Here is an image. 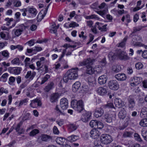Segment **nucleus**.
I'll return each mask as SVG.
<instances>
[{
  "instance_id": "obj_1",
  "label": "nucleus",
  "mask_w": 147,
  "mask_h": 147,
  "mask_svg": "<svg viewBox=\"0 0 147 147\" xmlns=\"http://www.w3.org/2000/svg\"><path fill=\"white\" fill-rule=\"evenodd\" d=\"M95 61V60L90 58L84 59L83 61L79 62L78 66H85L86 69V72L88 74H92L94 72V70L92 68V65Z\"/></svg>"
},
{
  "instance_id": "obj_2",
  "label": "nucleus",
  "mask_w": 147,
  "mask_h": 147,
  "mask_svg": "<svg viewBox=\"0 0 147 147\" xmlns=\"http://www.w3.org/2000/svg\"><path fill=\"white\" fill-rule=\"evenodd\" d=\"M71 105L72 108L78 112L80 113L84 110V103L83 101L79 100L78 101L73 100L71 102Z\"/></svg>"
},
{
  "instance_id": "obj_3",
  "label": "nucleus",
  "mask_w": 147,
  "mask_h": 147,
  "mask_svg": "<svg viewBox=\"0 0 147 147\" xmlns=\"http://www.w3.org/2000/svg\"><path fill=\"white\" fill-rule=\"evenodd\" d=\"M27 28V27L25 26L24 24H21L17 27V29H14L13 30L12 32L14 33L15 36L16 37H18L22 33L24 30H25Z\"/></svg>"
},
{
  "instance_id": "obj_4",
  "label": "nucleus",
  "mask_w": 147,
  "mask_h": 147,
  "mask_svg": "<svg viewBox=\"0 0 147 147\" xmlns=\"http://www.w3.org/2000/svg\"><path fill=\"white\" fill-rule=\"evenodd\" d=\"M101 142L103 144H107L110 143L113 141L111 136L107 134H103L100 137Z\"/></svg>"
},
{
  "instance_id": "obj_5",
  "label": "nucleus",
  "mask_w": 147,
  "mask_h": 147,
  "mask_svg": "<svg viewBox=\"0 0 147 147\" xmlns=\"http://www.w3.org/2000/svg\"><path fill=\"white\" fill-rule=\"evenodd\" d=\"M78 68L76 67L72 68L67 72L70 80H74L78 77Z\"/></svg>"
},
{
  "instance_id": "obj_6",
  "label": "nucleus",
  "mask_w": 147,
  "mask_h": 147,
  "mask_svg": "<svg viewBox=\"0 0 147 147\" xmlns=\"http://www.w3.org/2000/svg\"><path fill=\"white\" fill-rule=\"evenodd\" d=\"M109 88L113 90H117L119 88V85L118 82L115 80H110L108 83Z\"/></svg>"
},
{
  "instance_id": "obj_7",
  "label": "nucleus",
  "mask_w": 147,
  "mask_h": 147,
  "mask_svg": "<svg viewBox=\"0 0 147 147\" xmlns=\"http://www.w3.org/2000/svg\"><path fill=\"white\" fill-rule=\"evenodd\" d=\"M116 55L121 60H125L128 59V57L125 52L120 50L117 51Z\"/></svg>"
},
{
  "instance_id": "obj_8",
  "label": "nucleus",
  "mask_w": 147,
  "mask_h": 147,
  "mask_svg": "<svg viewBox=\"0 0 147 147\" xmlns=\"http://www.w3.org/2000/svg\"><path fill=\"white\" fill-rule=\"evenodd\" d=\"M127 101L129 108L132 109L135 106V101L134 97L132 96H129L127 98Z\"/></svg>"
},
{
  "instance_id": "obj_9",
  "label": "nucleus",
  "mask_w": 147,
  "mask_h": 147,
  "mask_svg": "<svg viewBox=\"0 0 147 147\" xmlns=\"http://www.w3.org/2000/svg\"><path fill=\"white\" fill-rule=\"evenodd\" d=\"M22 70V68L20 67H9L8 69L9 72L11 74L18 75L19 74Z\"/></svg>"
},
{
  "instance_id": "obj_10",
  "label": "nucleus",
  "mask_w": 147,
  "mask_h": 147,
  "mask_svg": "<svg viewBox=\"0 0 147 147\" xmlns=\"http://www.w3.org/2000/svg\"><path fill=\"white\" fill-rule=\"evenodd\" d=\"M31 102L30 105L31 107L33 108H36L38 106H41L42 105L41 101L37 98L31 100Z\"/></svg>"
},
{
  "instance_id": "obj_11",
  "label": "nucleus",
  "mask_w": 147,
  "mask_h": 147,
  "mask_svg": "<svg viewBox=\"0 0 147 147\" xmlns=\"http://www.w3.org/2000/svg\"><path fill=\"white\" fill-rule=\"evenodd\" d=\"M68 100L66 98H63L60 100V106L63 110H65L68 108Z\"/></svg>"
},
{
  "instance_id": "obj_12",
  "label": "nucleus",
  "mask_w": 147,
  "mask_h": 147,
  "mask_svg": "<svg viewBox=\"0 0 147 147\" xmlns=\"http://www.w3.org/2000/svg\"><path fill=\"white\" fill-rule=\"evenodd\" d=\"M84 112L82 120L83 122H86L89 119L90 117L91 116V113L89 111H86L85 110Z\"/></svg>"
},
{
  "instance_id": "obj_13",
  "label": "nucleus",
  "mask_w": 147,
  "mask_h": 147,
  "mask_svg": "<svg viewBox=\"0 0 147 147\" xmlns=\"http://www.w3.org/2000/svg\"><path fill=\"white\" fill-rule=\"evenodd\" d=\"M114 104L116 107L120 108L124 105L123 101L121 99L116 98L115 99Z\"/></svg>"
},
{
  "instance_id": "obj_14",
  "label": "nucleus",
  "mask_w": 147,
  "mask_h": 147,
  "mask_svg": "<svg viewBox=\"0 0 147 147\" xmlns=\"http://www.w3.org/2000/svg\"><path fill=\"white\" fill-rule=\"evenodd\" d=\"M91 134L90 136L93 138H98L100 134V132L96 129H94L92 130L90 132Z\"/></svg>"
},
{
  "instance_id": "obj_15",
  "label": "nucleus",
  "mask_w": 147,
  "mask_h": 147,
  "mask_svg": "<svg viewBox=\"0 0 147 147\" xmlns=\"http://www.w3.org/2000/svg\"><path fill=\"white\" fill-rule=\"evenodd\" d=\"M132 38L133 39L131 42V43L134 46H140V43L138 42V41H140L141 40V38L140 36H134V37H132Z\"/></svg>"
},
{
  "instance_id": "obj_16",
  "label": "nucleus",
  "mask_w": 147,
  "mask_h": 147,
  "mask_svg": "<svg viewBox=\"0 0 147 147\" xmlns=\"http://www.w3.org/2000/svg\"><path fill=\"white\" fill-rule=\"evenodd\" d=\"M104 113L103 109L100 108H97L95 110L94 116L96 118H98L102 116Z\"/></svg>"
},
{
  "instance_id": "obj_17",
  "label": "nucleus",
  "mask_w": 147,
  "mask_h": 147,
  "mask_svg": "<svg viewBox=\"0 0 147 147\" xmlns=\"http://www.w3.org/2000/svg\"><path fill=\"white\" fill-rule=\"evenodd\" d=\"M107 79V77L106 75H102L98 78V81L100 84H103L106 83Z\"/></svg>"
},
{
  "instance_id": "obj_18",
  "label": "nucleus",
  "mask_w": 147,
  "mask_h": 147,
  "mask_svg": "<svg viewBox=\"0 0 147 147\" xmlns=\"http://www.w3.org/2000/svg\"><path fill=\"white\" fill-rule=\"evenodd\" d=\"M36 73L34 71H28L27 72V74L25 76V78L26 79L29 78V80H32L35 76Z\"/></svg>"
},
{
  "instance_id": "obj_19",
  "label": "nucleus",
  "mask_w": 147,
  "mask_h": 147,
  "mask_svg": "<svg viewBox=\"0 0 147 147\" xmlns=\"http://www.w3.org/2000/svg\"><path fill=\"white\" fill-rule=\"evenodd\" d=\"M115 78L119 81H124L127 78L126 75L124 74H119L116 75Z\"/></svg>"
},
{
  "instance_id": "obj_20",
  "label": "nucleus",
  "mask_w": 147,
  "mask_h": 147,
  "mask_svg": "<svg viewBox=\"0 0 147 147\" xmlns=\"http://www.w3.org/2000/svg\"><path fill=\"white\" fill-rule=\"evenodd\" d=\"M126 111L124 108L121 109L118 113V117L120 119H124L126 117Z\"/></svg>"
},
{
  "instance_id": "obj_21",
  "label": "nucleus",
  "mask_w": 147,
  "mask_h": 147,
  "mask_svg": "<svg viewBox=\"0 0 147 147\" xmlns=\"http://www.w3.org/2000/svg\"><path fill=\"white\" fill-rule=\"evenodd\" d=\"M59 95L58 93H53L51 95L50 97V100L51 102H54L57 101L59 98Z\"/></svg>"
},
{
  "instance_id": "obj_22",
  "label": "nucleus",
  "mask_w": 147,
  "mask_h": 147,
  "mask_svg": "<svg viewBox=\"0 0 147 147\" xmlns=\"http://www.w3.org/2000/svg\"><path fill=\"white\" fill-rule=\"evenodd\" d=\"M104 119L108 123H111L112 121L113 115L110 114H106L104 115Z\"/></svg>"
},
{
  "instance_id": "obj_23",
  "label": "nucleus",
  "mask_w": 147,
  "mask_h": 147,
  "mask_svg": "<svg viewBox=\"0 0 147 147\" xmlns=\"http://www.w3.org/2000/svg\"><path fill=\"white\" fill-rule=\"evenodd\" d=\"M97 92L99 95L103 96L107 93V90L103 87H99L97 90Z\"/></svg>"
},
{
  "instance_id": "obj_24",
  "label": "nucleus",
  "mask_w": 147,
  "mask_h": 147,
  "mask_svg": "<svg viewBox=\"0 0 147 147\" xmlns=\"http://www.w3.org/2000/svg\"><path fill=\"white\" fill-rule=\"evenodd\" d=\"M140 115L142 118L147 117V108L144 107L142 109Z\"/></svg>"
},
{
  "instance_id": "obj_25",
  "label": "nucleus",
  "mask_w": 147,
  "mask_h": 147,
  "mask_svg": "<svg viewBox=\"0 0 147 147\" xmlns=\"http://www.w3.org/2000/svg\"><path fill=\"white\" fill-rule=\"evenodd\" d=\"M80 86V84L79 82H75L72 86V90L74 92H76L78 90Z\"/></svg>"
},
{
  "instance_id": "obj_26",
  "label": "nucleus",
  "mask_w": 147,
  "mask_h": 147,
  "mask_svg": "<svg viewBox=\"0 0 147 147\" xmlns=\"http://www.w3.org/2000/svg\"><path fill=\"white\" fill-rule=\"evenodd\" d=\"M66 139L62 137H60L58 138L57 140V143L60 145L64 146L65 144H64L66 143Z\"/></svg>"
},
{
  "instance_id": "obj_27",
  "label": "nucleus",
  "mask_w": 147,
  "mask_h": 147,
  "mask_svg": "<svg viewBox=\"0 0 147 147\" xmlns=\"http://www.w3.org/2000/svg\"><path fill=\"white\" fill-rule=\"evenodd\" d=\"M79 138V137L78 136L72 135L70 136H68L67 138L68 140L71 142H74L78 140Z\"/></svg>"
},
{
  "instance_id": "obj_28",
  "label": "nucleus",
  "mask_w": 147,
  "mask_h": 147,
  "mask_svg": "<svg viewBox=\"0 0 147 147\" xmlns=\"http://www.w3.org/2000/svg\"><path fill=\"white\" fill-rule=\"evenodd\" d=\"M69 129L71 131L76 130L78 127V125L76 124L70 123L68 125Z\"/></svg>"
},
{
  "instance_id": "obj_29",
  "label": "nucleus",
  "mask_w": 147,
  "mask_h": 147,
  "mask_svg": "<svg viewBox=\"0 0 147 147\" xmlns=\"http://www.w3.org/2000/svg\"><path fill=\"white\" fill-rule=\"evenodd\" d=\"M40 138L42 141L45 142H47L51 139V137L47 134L42 135L40 136Z\"/></svg>"
},
{
  "instance_id": "obj_30",
  "label": "nucleus",
  "mask_w": 147,
  "mask_h": 147,
  "mask_svg": "<svg viewBox=\"0 0 147 147\" xmlns=\"http://www.w3.org/2000/svg\"><path fill=\"white\" fill-rule=\"evenodd\" d=\"M112 70L115 72H118L120 71L121 69V67L119 65H114L112 67Z\"/></svg>"
},
{
  "instance_id": "obj_31",
  "label": "nucleus",
  "mask_w": 147,
  "mask_h": 147,
  "mask_svg": "<svg viewBox=\"0 0 147 147\" xmlns=\"http://www.w3.org/2000/svg\"><path fill=\"white\" fill-rule=\"evenodd\" d=\"M140 125L142 127H147V119H142L140 122Z\"/></svg>"
},
{
  "instance_id": "obj_32",
  "label": "nucleus",
  "mask_w": 147,
  "mask_h": 147,
  "mask_svg": "<svg viewBox=\"0 0 147 147\" xmlns=\"http://www.w3.org/2000/svg\"><path fill=\"white\" fill-rule=\"evenodd\" d=\"M98 121L96 120H91L90 123L89 125L92 127L94 128V129H96V126Z\"/></svg>"
},
{
  "instance_id": "obj_33",
  "label": "nucleus",
  "mask_w": 147,
  "mask_h": 147,
  "mask_svg": "<svg viewBox=\"0 0 147 147\" xmlns=\"http://www.w3.org/2000/svg\"><path fill=\"white\" fill-rule=\"evenodd\" d=\"M21 14L19 12H17L15 14V16L16 18V22L12 25V27H14L16 25V23L17 22H19L20 20V16Z\"/></svg>"
},
{
  "instance_id": "obj_34",
  "label": "nucleus",
  "mask_w": 147,
  "mask_h": 147,
  "mask_svg": "<svg viewBox=\"0 0 147 147\" xmlns=\"http://www.w3.org/2000/svg\"><path fill=\"white\" fill-rule=\"evenodd\" d=\"M54 85L53 83L51 82L48 84L45 88V90L47 92H48L51 89Z\"/></svg>"
},
{
  "instance_id": "obj_35",
  "label": "nucleus",
  "mask_w": 147,
  "mask_h": 147,
  "mask_svg": "<svg viewBox=\"0 0 147 147\" xmlns=\"http://www.w3.org/2000/svg\"><path fill=\"white\" fill-rule=\"evenodd\" d=\"M5 32L7 34V36H9V33L8 32H2L0 33V36L2 38L7 40V39L6 38V34L5 33Z\"/></svg>"
},
{
  "instance_id": "obj_36",
  "label": "nucleus",
  "mask_w": 147,
  "mask_h": 147,
  "mask_svg": "<svg viewBox=\"0 0 147 147\" xmlns=\"http://www.w3.org/2000/svg\"><path fill=\"white\" fill-rule=\"evenodd\" d=\"M87 81L89 84L92 85L95 82V79L93 77H89L88 78Z\"/></svg>"
},
{
  "instance_id": "obj_37",
  "label": "nucleus",
  "mask_w": 147,
  "mask_h": 147,
  "mask_svg": "<svg viewBox=\"0 0 147 147\" xmlns=\"http://www.w3.org/2000/svg\"><path fill=\"white\" fill-rule=\"evenodd\" d=\"M59 28V26L55 27L54 25H52L50 29V32L51 33H55L57 31V29Z\"/></svg>"
},
{
  "instance_id": "obj_38",
  "label": "nucleus",
  "mask_w": 147,
  "mask_h": 147,
  "mask_svg": "<svg viewBox=\"0 0 147 147\" xmlns=\"http://www.w3.org/2000/svg\"><path fill=\"white\" fill-rule=\"evenodd\" d=\"M28 101L26 98H25L24 99L20 100V102L18 107L20 108L23 105H26V104L27 103Z\"/></svg>"
},
{
  "instance_id": "obj_39",
  "label": "nucleus",
  "mask_w": 147,
  "mask_h": 147,
  "mask_svg": "<svg viewBox=\"0 0 147 147\" xmlns=\"http://www.w3.org/2000/svg\"><path fill=\"white\" fill-rule=\"evenodd\" d=\"M135 66L136 68L138 70L141 69L143 67V64L140 62H138L136 63Z\"/></svg>"
},
{
  "instance_id": "obj_40",
  "label": "nucleus",
  "mask_w": 147,
  "mask_h": 147,
  "mask_svg": "<svg viewBox=\"0 0 147 147\" xmlns=\"http://www.w3.org/2000/svg\"><path fill=\"white\" fill-rule=\"evenodd\" d=\"M28 11L29 13L33 14L34 16H35L37 13L36 9L34 8H29L28 9Z\"/></svg>"
},
{
  "instance_id": "obj_41",
  "label": "nucleus",
  "mask_w": 147,
  "mask_h": 147,
  "mask_svg": "<svg viewBox=\"0 0 147 147\" xmlns=\"http://www.w3.org/2000/svg\"><path fill=\"white\" fill-rule=\"evenodd\" d=\"M50 76L48 74L46 75L45 76L42 78L41 84H43L45 82L47 81L48 79L50 78Z\"/></svg>"
},
{
  "instance_id": "obj_42",
  "label": "nucleus",
  "mask_w": 147,
  "mask_h": 147,
  "mask_svg": "<svg viewBox=\"0 0 147 147\" xmlns=\"http://www.w3.org/2000/svg\"><path fill=\"white\" fill-rule=\"evenodd\" d=\"M9 76V74L7 73H5L3 74L0 78V79L2 80L3 79V80H2L4 82H5L7 79V78Z\"/></svg>"
},
{
  "instance_id": "obj_43",
  "label": "nucleus",
  "mask_w": 147,
  "mask_h": 147,
  "mask_svg": "<svg viewBox=\"0 0 147 147\" xmlns=\"http://www.w3.org/2000/svg\"><path fill=\"white\" fill-rule=\"evenodd\" d=\"M39 131L37 129H34L30 133V135L31 136H34L38 133Z\"/></svg>"
},
{
  "instance_id": "obj_44",
  "label": "nucleus",
  "mask_w": 147,
  "mask_h": 147,
  "mask_svg": "<svg viewBox=\"0 0 147 147\" xmlns=\"http://www.w3.org/2000/svg\"><path fill=\"white\" fill-rule=\"evenodd\" d=\"M134 78L136 81V85H137L140 83L142 81V79L141 77H135Z\"/></svg>"
},
{
  "instance_id": "obj_45",
  "label": "nucleus",
  "mask_w": 147,
  "mask_h": 147,
  "mask_svg": "<svg viewBox=\"0 0 147 147\" xmlns=\"http://www.w3.org/2000/svg\"><path fill=\"white\" fill-rule=\"evenodd\" d=\"M15 80V78L13 76H11L9 78L8 84L11 85H13V83Z\"/></svg>"
},
{
  "instance_id": "obj_46",
  "label": "nucleus",
  "mask_w": 147,
  "mask_h": 147,
  "mask_svg": "<svg viewBox=\"0 0 147 147\" xmlns=\"http://www.w3.org/2000/svg\"><path fill=\"white\" fill-rule=\"evenodd\" d=\"M63 80L65 83L67 82L69 80H70V78H69V76L67 73V72L65 74V75L63 77Z\"/></svg>"
},
{
  "instance_id": "obj_47",
  "label": "nucleus",
  "mask_w": 147,
  "mask_h": 147,
  "mask_svg": "<svg viewBox=\"0 0 147 147\" xmlns=\"http://www.w3.org/2000/svg\"><path fill=\"white\" fill-rule=\"evenodd\" d=\"M4 57L8 58L9 56V53L7 50H5L0 53Z\"/></svg>"
},
{
  "instance_id": "obj_48",
  "label": "nucleus",
  "mask_w": 147,
  "mask_h": 147,
  "mask_svg": "<svg viewBox=\"0 0 147 147\" xmlns=\"http://www.w3.org/2000/svg\"><path fill=\"white\" fill-rule=\"evenodd\" d=\"M104 108H114L115 109L113 104L112 103H107L106 105L104 106Z\"/></svg>"
},
{
  "instance_id": "obj_49",
  "label": "nucleus",
  "mask_w": 147,
  "mask_h": 147,
  "mask_svg": "<svg viewBox=\"0 0 147 147\" xmlns=\"http://www.w3.org/2000/svg\"><path fill=\"white\" fill-rule=\"evenodd\" d=\"M132 133L130 131H126L125 132L123 135V136L124 137H131L132 135Z\"/></svg>"
},
{
  "instance_id": "obj_50",
  "label": "nucleus",
  "mask_w": 147,
  "mask_h": 147,
  "mask_svg": "<svg viewBox=\"0 0 147 147\" xmlns=\"http://www.w3.org/2000/svg\"><path fill=\"white\" fill-rule=\"evenodd\" d=\"M22 125L21 123H19L17 125L16 127V128L15 129L17 132H18V133L19 134H21L22 133L23 131L22 132H20L19 131L20 130V127Z\"/></svg>"
},
{
  "instance_id": "obj_51",
  "label": "nucleus",
  "mask_w": 147,
  "mask_h": 147,
  "mask_svg": "<svg viewBox=\"0 0 147 147\" xmlns=\"http://www.w3.org/2000/svg\"><path fill=\"white\" fill-rule=\"evenodd\" d=\"M96 126V129H101L103 127V123L100 121H98Z\"/></svg>"
},
{
  "instance_id": "obj_52",
  "label": "nucleus",
  "mask_w": 147,
  "mask_h": 147,
  "mask_svg": "<svg viewBox=\"0 0 147 147\" xmlns=\"http://www.w3.org/2000/svg\"><path fill=\"white\" fill-rule=\"evenodd\" d=\"M142 135L144 139L147 141V131H142Z\"/></svg>"
},
{
  "instance_id": "obj_53",
  "label": "nucleus",
  "mask_w": 147,
  "mask_h": 147,
  "mask_svg": "<svg viewBox=\"0 0 147 147\" xmlns=\"http://www.w3.org/2000/svg\"><path fill=\"white\" fill-rule=\"evenodd\" d=\"M142 28L141 27H140L137 28H134V31L132 32V33L131 34H130L129 37H131V36L134 33L136 32L137 31H139L142 29Z\"/></svg>"
},
{
  "instance_id": "obj_54",
  "label": "nucleus",
  "mask_w": 147,
  "mask_h": 147,
  "mask_svg": "<svg viewBox=\"0 0 147 147\" xmlns=\"http://www.w3.org/2000/svg\"><path fill=\"white\" fill-rule=\"evenodd\" d=\"M134 137L135 139L136 140L139 142H141L142 141V139L140 138V135H139L137 133H135L134 134Z\"/></svg>"
},
{
  "instance_id": "obj_55",
  "label": "nucleus",
  "mask_w": 147,
  "mask_h": 147,
  "mask_svg": "<svg viewBox=\"0 0 147 147\" xmlns=\"http://www.w3.org/2000/svg\"><path fill=\"white\" fill-rule=\"evenodd\" d=\"M107 26V24H105L102 26V27H100V26H98V28L101 31H105L107 30L106 26Z\"/></svg>"
},
{
  "instance_id": "obj_56",
  "label": "nucleus",
  "mask_w": 147,
  "mask_h": 147,
  "mask_svg": "<svg viewBox=\"0 0 147 147\" xmlns=\"http://www.w3.org/2000/svg\"><path fill=\"white\" fill-rule=\"evenodd\" d=\"M55 110L57 113H58L59 115L61 114L64 115L65 114V113L61 111L59 109L57 105L56 106L55 108Z\"/></svg>"
},
{
  "instance_id": "obj_57",
  "label": "nucleus",
  "mask_w": 147,
  "mask_h": 147,
  "mask_svg": "<svg viewBox=\"0 0 147 147\" xmlns=\"http://www.w3.org/2000/svg\"><path fill=\"white\" fill-rule=\"evenodd\" d=\"M130 82L131 86H137V85H136V81L134 78H131L130 80Z\"/></svg>"
},
{
  "instance_id": "obj_58",
  "label": "nucleus",
  "mask_w": 147,
  "mask_h": 147,
  "mask_svg": "<svg viewBox=\"0 0 147 147\" xmlns=\"http://www.w3.org/2000/svg\"><path fill=\"white\" fill-rule=\"evenodd\" d=\"M56 122L57 124L60 126H61L64 123V121L62 119L57 120Z\"/></svg>"
},
{
  "instance_id": "obj_59",
  "label": "nucleus",
  "mask_w": 147,
  "mask_h": 147,
  "mask_svg": "<svg viewBox=\"0 0 147 147\" xmlns=\"http://www.w3.org/2000/svg\"><path fill=\"white\" fill-rule=\"evenodd\" d=\"M19 62V59L18 58H16L14 59L11 61L12 63L14 64H17Z\"/></svg>"
},
{
  "instance_id": "obj_60",
  "label": "nucleus",
  "mask_w": 147,
  "mask_h": 147,
  "mask_svg": "<svg viewBox=\"0 0 147 147\" xmlns=\"http://www.w3.org/2000/svg\"><path fill=\"white\" fill-rule=\"evenodd\" d=\"M5 20L7 22L6 24L7 26H9L11 22L13 21V19L12 18L9 19V18H6L5 19Z\"/></svg>"
},
{
  "instance_id": "obj_61",
  "label": "nucleus",
  "mask_w": 147,
  "mask_h": 147,
  "mask_svg": "<svg viewBox=\"0 0 147 147\" xmlns=\"http://www.w3.org/2000/svg\"><path fill=\"white\" fill-rule=\"evenodd\" d=\"M94 146L99 147V146H101L100 145V142L99 140H95L94 142Z\"/></svg>"
},
{
  "instance_id": "obj_62",
  "label": "nucleus",
  "mask_w": 147,
  "mask_h": 147,
  "mask_svg": "<svg viewBox=\"0 0 147 147\" xmlns=\"http://www.w3.org/2000/svg\"><path fill=\"white\" fill-rule=\"evenodd\" d=\"M69 27H73L79 26V24H76V22H73L69 24Z\"/></svg>"
},
{
  "instance_id": "obj_63",
  "label": "nucleus",
  "mask_w": 147,
  "mask_h": 147,
  "mask_svg": "<svg viewBox=\"0 0 147 147\" xmlns=\"http://www.w3.org/2000/svg\"><path fill=\"white\" fill-rule=\"evenodd\" d=\"M142 57L145 59H147V51L145 50L142 52Z\"/></svg>"
},
{
  "instance_id": "obj_64",
  "label": "nucleus",
  "mask_w": 147,
  "mask_h": 147,
  "mask_svg": "<svg viewBox=\"0 0 147 147\" xmlns=\"http://www.w3.org/2000/svg\"><path fill=\"white\" fill-rule=\"evenodd\" d=\"M139 18V15L136 14L134 17V22H136L138 20Z\"/></svg>"
}]
</instances>
